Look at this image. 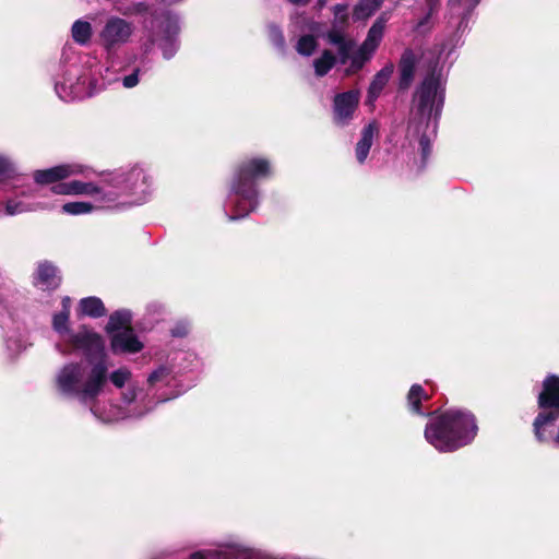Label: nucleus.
Masks as SVG:
<instances>
[{"mask_svg":"<svg viewBox=\"0 0 559 559\" xmlns=\"http://www.w3.org/2000/svg\"><path fill=\"white\" fill-rule=\"evenodd\" d=\"M383 0H359L353 9L354 21H367L382 5Z\"/></svg>","mask_w":559,"mask_h":559,"instance_id":"a211bd4d","label":"nucleus"},{"mask_svg":"<svg viewBox=\"0 0 559 559\" xmlns=\"http://www.w3.org/2000/svg\"><path fill=\"white\" fill-rule=\"evenodd\" d=\"M388 20V14L382 13L369 28L367 37L359 49L358 56H356L353 60V64L357 69H359L378 48L380 41L382 40Z\"/></svg>","mask_w":559,"mask_h":559,"instance_id":"9d476101","label":"nucleus"},{"mask_svg":"<svg viewBox=\"0 0 559 559\" xmlns=\"http://www.w3.org/2000/svg\"><path fill=\"white\" fill-rule=\"evenodd\" d=\"M318 47V40L313 35H304L296 43V50L300 56H311Z\"/></svg>","mask_w":559,"mask_h":559,"instance_id":"393cba45","label":"nucleus"},{"mask_svg":"<svg viewBox=\"0 0 559 559\" xmlns=\"http://www.w3.org/2000/svg\"><path fill=\"white\" fill-rule=\"evenodd\" d=\"M178 33V26L171 25L166 35L159 40V48L165 59H170L177 51L178 45L175 35Z\"/></svg>","mask_w":559,"mask_h":559,"instance_id":"aec40b11","label":"nucleus"},{"mask_svg":"<svg viewBox=\"0 0 559 559\" xmlns=\"http://www.w3.org/2000/svg\"><path fill=\"white\" fill-rule=\"evenodd\" d=\"M336 57L330 50H324L320 57L313 60L314 73L317 76L325 75L335 64Z\"/></svg>","mask_w":559,"mask_h":559,"instance_id":"5701e85b","label":"nucleus"},{"mask_svg":"<svg viewBox=\"0 0 559 559\" xmlns=\"http://www.w3.org/2000/svg\"><path fill=\"white\" fill-rule=\"evenodd\" d=\"M61 282L59 272L55 265L49 262H41L38 264L34 275V285L40 290L56 289Z\"/></svg>","mask_w":559,"mask_h":559,"instance_id":"4468645a","label":"nucleus"},{"mask_svg":"<svg viewBox=\"0 0 559 559\" xmlns=\"http://www.w3.org/2000/svg\"><path fill=\"white\" fill-rule=\"evenodd\" d=\"M416 66V56L413 51L407 50L403 53L400 63L401 86L408 87L414 79Z\"/></svg>","mask_w":559,"mask_h":559,"instance_id":"6ab92c4d","label":"nucleus"},{"mask_svg":"<svg viewBox=\"0 0 559 559\" xmlns=\"http://www.w3.org/2000/svg\"><path fill=\"white\" fill-rule=\"evenodd\" d=\"M107 379H108V376H107ZM130 379H131V371L126 367H121V368L112 371L109 374V380L118 389L126 385L130 381Z\"/></svg>","mask_w":559,"mask_h":559,"instance_id":"bb28decb","label":"nucleus"},{"mask_svg":"<svg viewBox=\"0 0 559 559\" xmlns=\"http://www.w3.org/2000/svg\"><path fill=\"white\" fill-rule=\"evenodd\" d=\"M377 133L378 126L373 122L369 123L362 129L361 138L358 141L355 148L356 158L360 164H362L366 160L371 148L373 138L377 135Z\"/></svg>","mask_w":559,"mask_h":559,"instance_id":"2eb2a0df","label":"nucleus"},{"mask_svg":"<svg viewBox=\"0 0 559 559\" xmlns=\"http://www.w3.org/2000/svg\"><path fill=\"white\" fill-rule=\"evenodd\" d=\"M359 103V92L348 91L334 97L333 118L337 124L344 126L353 118Z\"/></svg>","mask_w":559,"mask_h":559,"instance_id":"ddd939ff","label":"nucleus"},{"mask_svg":"<svg viewBox=\"0 0 559 559\" xmlns=\"http://www.w3.org/2000/svg\"><path fill=\"white\" fill-rule=\"evenodd\" d=\"M392 73H393V66L389 64V66H385L381 71H379L374 75V78L369 86V91H368V104H372L376 100V98L379 96V94L381 93L383 87L389 82V79Z\"/></svg>","mask_w":559,"mask_h":559,"instance_id":"f3484780","label":"nucleus"},{"mask_svg":"<svg viewBox=\"0 0 559 559\" xmlns=\"http://www.w3.org/2000/svg\"><path fill=\"white\" fill-rule=\"evenodd\" d=\"M70 308L69 297L62 299V309L52 316V329L58 333L63 348L62 353L71 350L83 352L87 356L103 355L105 344L103 338L86 326L80 328L76 332L70 329Z\"/></svg>","mask_w":559,"mask_h":559,"instance_id":"20e7f679","label":"nucleus"},{"mask_svg":"<svg viewBox=\"0 0 559 559\" xmlns=\"http://www.w3.org/2000/svg\"><path fill=\"white\" fill-rule=\"evenodd\" d=\"M474 417L466 412L449 411L433 419L425 430L427 441L439 451H454L476 436Z\"/></svg>","mask_w":559,"mask_h":559,"instance_id":"f03ea898","label":"nucleus"},{"mask_svg":"<svg viewBox=\"0 0 559 559\" xmlns=\"http://www.w3.org/2000/svg\"><path fill=\"white\" fill-rule=\"evenodd\" d=\"M102 419H103V420H106V421H110V420H115L116 418H112V417H103Z\"/></svg>","mask_w":559,"mask_h":559,"instance_id":"ea45409f","label":"nucleus"},{"mask_svg":"<svg viewBox=\"0 0 559 559\" xmlns=\"http://www.w3.org/2000/svg\"><path fill=\"white\" fill-rule=\"evenodd\" d=\"M12 170V164L7 158L0 156V179L8 176Z\"/></svg>","mask_w":559,"mask_h":559,"instance_id":"473e14b6","label":"nucleus"},{"mask_svg":"<svg viewBox=\"0 0 559 559\" xmlns=\"http://www.w3.org/2000/svg\"><path fill=\"white\" fill-rule=\"evenodd\" d=\"M423 396L424 390L420 385L415 384L411 388L409 393L407 395V400L413 412H419V404Z\"/></svg>","mask_w":559,"mask_h":559,"instance_id":"cd10ccee","label":"nucleus"},{"mask_svg":"<svg viewBox=\"0 0 559 559\" xmlns=\"http://www.w3.org/2000/svg\"><path fill=\"white\" fill-rule=\"evenodd\" d=\"M424 22L425 21H421L420 23H418L417 27L420 28L424 25Z\"/></svg>","mask_w":559,"mask_h":559,"instance_id":"a19ab883","label":"nucleus"},{"mask_svg":"<svg viewBox=\"0 0 559 559\" xmlns=\"http://www.w3.org/2000/svg\"><path fill=\"white\" fill-rule=\"evenodd\" d=\"M93 34L94 29L92 23L86 20L79 19L74 21L71 26V37L73 41L80 46L88 45L92 40Z\"/></svg>","mask_w":559,"mask_h":559,"instance_id":"dca6fc26","label":"nucleus"},{"mask_svg":"<svg viewBox=\"0 0 559 559\" xmlns=\"http://www.w3.org/2000/svg\"><path fill=\"white\" fill-rule=\"evenodd\" d=\"M31 211L29 206L21 201L9 200L5 203V213L10 216Z\"/></svg>","mask_w":559,"mask_h":559,"instance_id":"c85d7f7f","label":"nucleus"},{"mask_svg":"<svg viewBox=\"0 0 559 559\" xmlns=\"http://www.w3.org/2000/svg\"><path fill=\"white\" fill-rule=\"evenodd\" d=\"M134 31L135 27L132 22L111 15L105 20L98 32L99 46L108 55L115 53L131 41Z\"/></svg>","mask_w":559,"mask_h":559,"instance_id":"0eeeda50","label":"nucleus"},{"mask_svg":"<svg viewBox=\"0 0 559 559\" xmlns=\"http://www.w3.org/2000/svg\"><path fill=\"white\" fill-rule=\"evenodd\" d=\"M107 370L104 357L91 360L87 368L69 364L58 372L56 384L63 394L76 395L82 401L95 400L107 383Z\"/></svg>","mask_w":559,"mask_h":559,"instance_id":"7ed1b4c3","label":"nucleus"},{"mask_svg":"<svg viewBox=\"0 0 559 559\" xmlns=\"http://www.w3.org/2000/svg\"><path fill=\"white\" fill-rule=\"evenodd\" d=\"M79 310L84 316L100 317L105 313L103 301L97 297L83 298L80 301Z\"/></svg>","mask_w":559,"mask_h":559,"instance_id":"412c9836","label":"nucleus"},{"mask_svg":"<svg viewBox=\"0 0 559 559\" xmlns=\"http://www.w3.org/2000/svg\"><path fill=\"white\" fill-rule=\"evenodd\" d=\"M555 421L556 420H547L543 425L542 435L537 433V430L535 427H533V429H534V435L539 442L550 443L555 448L559 449V424H558V427L556 428V430L551 429Z\"/></svg>","mask_w":559,"mask_h":559,"instance_id":"4be33fe9","label":"nucleus"},{"mask_svg":"<svg viewBox=\"0 0 559 559\" xmlns=\"http://www.w3.org/2000/svg\"><path fill=\"white\" fill-rule=\"evenodd\" d=\"M139 83L138 74L132 73L123 79V86L127 88L134 87Z\"/></svg>","mask_w":559,"mask_h":559,"instance_id":"72a5a7b5","label":"nucleus"},{"mask_svg":"<svg viewBox=\"0 0 559 559\" xmlns=\"http://www.w3.org/2000/svg\"><path fill=\"white\" fill-rule=\"evenodd\" d=\"M96 209L91 202L73 201L67 202L61 206V212L67 215H85L92 213Z\"/></svg>","mask_w":559,"mask_h":559,"instance_id":"b1692460","label":"nucleus"},{"mask_svg":"<svg viewBox=\"0 0 559 559\" xmlns=\"http://www.w3.org/2000/svg\"><path fill=\"white\" fill-rule=\"evenodd\" d=\"M328 2H329V0H318L317 1V7L319 9H322V8H324Z\"/></svg>","mask_w":559,"mask_h":559,"instance_id":"4c0bfd02","label":"nucleus"},{"mask_svg":"<svg viewBox=\"0 0 559 559\" xmlns=\"http://www.w3.org/2000/svg\"><path fill=\"white\" fill-rule=\"evenodd\" d=\"M86 167L81 164H62L51 168L36 170L34 180L39 185L58 183L67 178L84 175Z\"/></svg>","mask_w":559,"mask_h":559,"instance_id":"f8f14e48","label":"nucleus"},{"mask_svg":"<svg viewBox=\"0 0 559 559\" xmlns=\"http://www.w3.org/2000/svg\"><path fill=\"white\" fill-rule=\"evenodd\" d=\"M332 25L325 37L331 44L338 46L340 52L344 55L347 51L345 31L349 25L348 7L343 3L335 4L332 7Z\"/></svg>","mask_w":559,"mask_h":559,"instance_id":"9b49d317","label":"nucleus"},{"mask_svg":"<svg viewBox=\"0 0 559 559\" xmlns=\"http://www.w3.org/2000/svg\"><path fill=\"white\" fill-rule=\"evenodd\" d=\"M116 180H117L118 185L126 183L129 189H133L136 187L138 181L144 182L145 176H144V173L142 171V169L135 168V169H132L128 174V176L117 177Z\"/></svg>","mask_w":559,"mask_h":559,"instance_id":"a878e982","label":"nucleus"},{"mask_svg":"<svg viewBox=\"0 0 559 559\" xmlns=\"http://www.w3.org/2000/svg\"><path fill=\"white\" fill-rule=\"evenodd\" d=\"M92 413H94L95 415H97V412L95 408H92Z\"/></svg>","mask_w":559,"mask_h":559,"instance_id":"79ce46f5","label":"nucleus"},{"mask_svg":"<svg viewBox=\"0 0 559 559\" xmlns=\"http://www.w3.org/2000/svg\"><path fill=\"white\" fill-rule=\"evenodd\" d=\"M444 96V82L440 74L428 75L418 87L414 98L413 119L408 126V138H417L423 157L430 151V141L436 132V119L440 114Z\"/></svg>","mask_w":559,"mask_h":559,"instance_id":"f257e3e1","label":"nucleus"},{"mask_svg":"<svg viewBox=\"0 0 559 559\" xmlns=\"http://www.w3.org/2000/svg\"><path fill=\"white\" fill-rule=\"evenodd\" d=\"M189 559H205V557L202 552H195L191 555Z\"/></svg>","mask_w":559,"mask_h":559,"instance_id":"e433bc0d","label":"nucleus"},{"mask_svg":"<svg viewBox=\"0 0 559 559\" xmlns=\"http://www.w3.org/2000/svg\"><path fill=\"white\" fill-rule=\"evenodd\" d=\"M479 0H450L452 8H459L463 11H469L476 7Z\"/></svg>","mask_w":559,"mask_h":559,"instance_id":"7c9ffc66","label":"nucleus"},{"mask_svg":"<svg viewBox=\"0 0 559 559\" xmlns=\"http://www.w3.org/2000/svg\"><path fill=\"white\" fill-rule=\"evenodd\" d=\"M106 330L111 336L110 345L114 353L133 354L143 348L142 342L131 329L130 311L119 310L112 313Z\"/></svg>","mask_w":559,"mask_h":559,"instance_id":"39448f33","label":"nucleus"},{"mask_svg":"<svg viewBox=\"0 0 559 559\" xmlns=\"http://www.w3.org/2000/svg\"><path fill=\"white\" fill-rule=\"evenodd\" d=\"M51 192L58 195H84L93 197L100 203H109L116 200L114 193H107L92 181L71 180L59 182L51 187Z\"/></svg>","mask_w":559,"mask_h":559,"instance_id":"1a4fd4ad","label":"nucleus"},{"mask_svg":"<svg viewBox=\"0 0 559 559\" xmlns=\"http://www.w3.org/2000/svg\"><path fill=\"white\" fill-rule=\"evenodd\" d=\"M128 402H132L135 399V391L132 390L129 396L124 397Z\"/></svg>","mask_w":559,"mask_h":559,"instance_id":"58836bf2","label":"nucleus"},{"mask_svg":"<svg viewBox=\"0 0 559 559\" xmlns=\"http://www.w3.org/2000/svg\"><path fill=\"white\" fill-rule=\"evenodd\" d=\"M538 407L540 412L533 423L537 433L542 435L543 425L547 420L559 418V377L549 376L543 382V390L538 395Z\"/></svg>","mask_w":559,"mask_h":559,"instance_id":"6e6552de","label":"nucleus"},{"mask_svg":"<svg viewBox=\"0 0 559 559\" xmlns=\"http://www.w3.org/2000/svg\"><path fill=\"white\" fill-rule=\"evenodd\" d=\"M271 175V165L264 158H250L245 160L238 169L236 191L240 194L245 201L249 202L250 211L255 207L253 197L255 192L252 190V181L261 178H266ZM249 210H246L242 214L233 216L231 218H238L247 214Z\"/></svg>","mask_w":559,"mask_h":559,"instance_id":"423d86ee","label":"nucleus"},{"mask_svg":"<svg viewBox=\"0 0 559 559\" xmlns=\"http://www.w3.org/2000/svg\"><path fill=\"white\" fill-rule=\"evenodd\" d=\"M236 551H237L238 557H242V558H246V559L253 557V550L248 549V548L239 547V548H237Z\"/></svg>","mask_w":559,"mask_h":559,"instance_id":"f704fd0d","label":"nucleus"},{"mask_svg":"<svg viewBox=\"0 0 559 559\" xmlns=\"http://www.w3.org/2000/svg\"><path fill=\"white\" fill-rule=\"evenodd\" d=\"M169 373L168 369L165 368V367H160L158 369H156L155 371H153L147 381L151 383V384H154L156 383L157 381H160L162 379H164L167 374Z\"/></svg>","mask_w":559,"mask_h":559,"instance_id":"2f4dec72","label":"nucleus"},{"mask_svg":"<svg viewBox=\"0 0 559 559\" xmlns=\"http://www.w3.org/2000/svg\"><path fill=\"white\" fill-rule=\"evenodd\" d=\"M269 38L271 43L277 47L278 49H284L285 46V39L281 32V29L277 26L271 25L269 27Z\"/></svg>","mask_w":559,"mask_h":559,"instance_id":"c756f323","label":"nucleus"},{"mask_svg":"<svg viewBox=\"0 0 559 559\" xmlns=\"http://www.w3.org/2000/svg\"><path fill=\"white\" fill-rule=\"evenodd\" d=\"M289 2H292L296 5H305L309 2V0H289Z\"/></svg>","mask_w":559,"mask_h":559,"instance_id":"c9c22d12","label":"nucleus"}]
</instances>
